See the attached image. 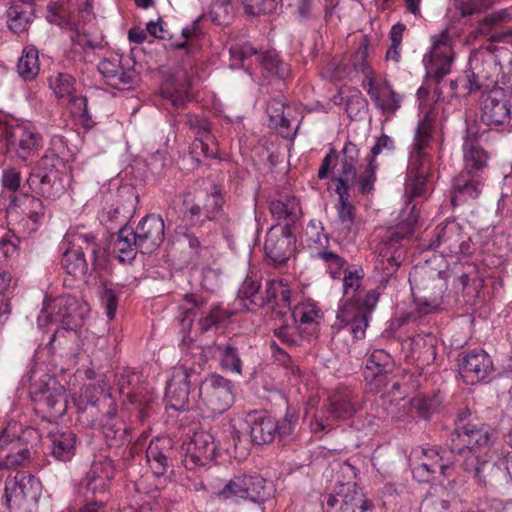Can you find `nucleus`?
Masks as SVG:
<instances>
[{"mask_svg":"<svg viewBox=\"0 0 512 512\" xmlns=\"http://www.w3.org/2000/svg\"><path fill=\"white\" fill-rule=\"evenodd\" d=\"M496 439V432L486 424H464L451 434V452L462 459L464 471L471 474L479 484L486 483L495 464L491 461L489 450Z\"/></svg>","mask_w":512,"mask_h":512,"instance_id":"nucleus-1","label":"nucleus"},{"mask_svg":"<svg viewBox=\"0 0 512 512\" xmlns=\"http://www.w3.org/2000/svg\"><path fill=\"white\" fill-rule=\"evenodd\" d=\"M432 119L426 112L416 127L414 140L409 150V161L405 180V192L410 197H422L427 193L426 179L430 168L427 148L430 145Z\"/></svg>","mask_w":512,"mask_h":512,"instance_id":"nucleus-2","label":"nucleus"},{"mask_svg":"<svg viewBox=\"0 0 512 512\" xmlns=\"http://www.w3.org/2000/svg\"><path fill=\"white\" fill-rule=\"evenodd\" d=\"M418 217L419 214L414 205L410 216L403 223L387 229L382 236L376 249L377 256L374 262L375 269L380 272L382 280H387L400 266L405 254L402 241L413 233Z\"/></svg>","mask_w":512,"mask_h":512,"instance_id":"nucleus-3","label":"nucleus"},{"mask_svg":"<svg viewBox=\"0 0 512 512\" xmlns=\"http://www.w3.org/2000/svg\"><path fill=\"white\" fill-rule=\"evenodd\" d=\"M22 381L29 382L30 398L39 411L48 413L51 417H59L65 413L67 409L65 389L56 378L31 363Z\"/></svg>","mask_w":512,"mask_h":512,"instance_id":"nucleus-4","label":"nucleus"},{"mask_svg":"<svg viewBox=\"0 0 512 512\" xmlns=\"http://www.w3.org/2000/svg\"><path fill=\"white\" fill-rule=\"evenodd\" d=\"M362 279L361 271H345L343 297L340 300L335 323L339 329L347 330L355 339L364 338L368 326L367 313L354 304V300H357L362 293Z\"/></svg>","mask_w":512,"mask_h":512,"instance_id":"nucleus-5","label":"nucleus"},{"mask_svg":"<svg viewBox=\"0 0 512 512\" xmlns=\"http://www.w3.org/2000/svg\"><path fill=\"white\" fill-rule=\"evenodd\" d=\"M86 311L78 299L72 295H61L51 300L44 301V307L37 318L39 328L48 324L60 326L51 336L50 343L54 342L57 336L74 330L82 321Z\"/></svg>","mask_w":512,"mask_h":512,"instance_id":"nucleus-6","label":"nucleus"},{"mask_svg":"<svg viewBox=\"0 0 512 512\" xmlns=\"http://www.w3.org/2000/svg\"><path fill=\"white\" fill-rule=\"evenodd\" d=\"M39 479L26 472H18L5 482V500L10 512H36L41 496Z\"/></svg>","mask_w":512,"mask_h":512,"instance_id":"nucleus-7","label":"nucleus"},{"mask_svg":"<svg viewBox=\"0 0 512 512\" xmlns=\"http://www.w3.org/2000/svg\"><path fill=\"white\" fill-rule=\"evenodd\" d=\"M359 409L356 395L348 388H339L328 398V404L310 422L313 433L331 430L339 420L351 418Z\"/></svg>","mask_w":512,"mask_h":512,"instance_id":"nucleus-8","label":"nucleus"},{"mask_svg":"<svg viewBox=\"0 0 512 512\" xmlns=\"http://www.w3.org/2000/svg\"><path fill=\"white\" fill-rule=\"evenodd\" d=\"M2 186L11 192H16L21 188L22 193L11 199L9 205L10 211L20 209L21 213L32 222L31 231H35L38 225L45 217V208L39 197L28 194L29 190L23 189L21 186L22 177L20 171L15 168L5 169L1 178Z\"/></svg>","mask_w":512,"mask_h":512,"instance_id":"nucleus-9","label":"nucleus"},{"mask_svg":"<svg viewBox=\"0 0 512 512\" xmlns=\"http://www.w3.org/2000/svg\"><path fill=\"white\" fill-rule=\"evenodd\" d=\"M70 183V176L54 167L47 168L46 160L42 159L37 168L29 174L23 189L26 187L32 193L55 201L66 193Z\"/></svg>","mask_w":512,"mask_h":512,"instance_id":"nucleus-10","label":"nucleus"},{"mask_svg":"<svg viewBox=\"0 0 512 512\" xmlns=\"http://www.w3.org/2000/svg\"><path fill=\"white\" fill-rule=\"evenodd\" d=\"M229 54L231 68L245 66V63L250 58L255 57L258 63L257 67L269 76L285 79L289 74L287 64L282 62L274 51L258 53L249 43H243L232 45L229 49Z\"/></svg>","mask_w":512,"mask_h":512,"instance_id":"nucleus-11","label":"nucleus"},{"mask_svg":"<svg viewBox=\"0 0 512 512\" xmlns=\"http://www.w3.org/2000/svg\"><path fill=\"white\" fill-rule=\"evenodd\" d=\"M468 92L472 93L482 88H489L494 84L499 72V61L495 55V46L492 44L471 53L469 57Z\"/></svg>","mask_w":512,"mask_h":512,"instance_id":"nucleus-12","label":"nucleus"},{"mask_svg":"<svg viewBox=\"0 0 512 512\" xmlns=\"http://www.w3.org/2000/svg\"><path fill=\"white\" fill-rule=\"evenodd\" d=\"M430 249L440 248L442 253L450 255H469L472 253L473 244L471 236L455 219H448L437 226L434 239L429 243Z\"/></svg>","mask_w":512,"mask_h":512,"instance_id":"nucleus-13","label":"nucleus"},{"mask_svg":"<svg viewBox=\"0 0 512 512\" xmlns=\"http://www.w3.org/2000/svg\"><path fill=\"white\" fill-rule=\"evenodd\" d=\"M431 46L423 56L426 75L431 78L440 79L450 72L453 62V37L449 29L431 35Z\"/></svg>","mask_w":512,"mask_h":512,"instance_id":"nucleus-14","label":"nucleus"},{"mask_svg":"<svg viewBox=\"0 0 512 512\" xmlns=\"http://www.w3.org/2000/svg\"><path fill=\"white\" fill-rule=\"evenodd\" d=\"M17 423H10L0 433V469H12L27 465L31 453L27 445L21 442Z\"/></svg>","mask_w":512,"mask_h":512,"instance_id":"nucleus-15","label":"nucleus"},{"mask_svg":"<svg viewBox=\"0 0 512 512\" xmlns=\"http://www.w3.org/2000/svg\"><path fill=\"white\" fill-rule=\"evenodd\" d=\"M199 396L213 413L225 412L234 402L232 383L217 374H211L200 382Z\"/></svg>","mask_w":512,"mask_h":512,"instance_id":"nucleus-16","label":"nucleus"},{"mask_svg":"<svg viewBox=\"0 0 512 512\" xmlns=\"http://www.w3.org/2000/svg\"><path fill=\"white\" fill-rule=\"evenodd\" d=\"M217 445L209 431H196L190 441L182 445L183 464L188 470L204 466L215 456Z\"/></svg>","mask_w":512,"mask_h":512,"instance_id":"nucleus-17","label":"nucleus"},{"mask_svg":"<svg viewBox=\"0 0 512 512\" xmlns=\"http://www.w3.org/2000/svg\"><path fill=\"white\" fill-rule=\"evenodd\" d=\"M480 119L487 126H501L510 121L511 106L506 92L494 87L481 96Z\"/></svg>","mask_w":512,"mask_h":512,"instance_id":"nucleus-18","label":"nucleus"},{"mask_svg":"<svg viewBox=\"0 0 512 512\" xmlns=\"http://www.w3.org/2000/svg\"><path fill=\"white\" fill-rule=\"evenodd\" d=\"M4 139L7 146L23 161L35 155L42 147L41 134L29 123L8 127Z\"/></svg>","mask_w":512,"mask_h":512,"instance_id":"nucleus-19","label":"nucleus"},{"mask_svg":"<svg viewBox=\"0 0 512 512\" xmlns=\"http://www.w3.org/2000/svg\"><path fill=\"white\" fill-rule=\"evenodd\" d=\"M198 381V375L185 366L174 367L166 386L165 398L170 408L184 410L188 404L190 386Z\"/></svg>","mask_w":512,"mask_h":512,"instance_id":"nucleus-20","label":"nucleus"},{"mask_svg":"<svg viewBox=\"0 0 512 512\" xmlns=\"http://www.w3.org/2000/svg\"><path fill=\"white\" fill-rule=\"evenodd\" d=\"M133 231L138 239L140 252L142 254H151L156 251L164 241V220L157 214H148L139 221Z\"/></svg>","mask_w":512,"mask_h":512,"instance_id":"nucleus-21","label":"nucleus"},{"mask_svg":"<svg viewBox=\"0 0 512 512\" xmlns=\"http://www.w3.org/2000/svg\"><path fill=\"white\" fill-rule=\"evenodd\" d=\"M114 474L113 460L107 455H97L83 478L82 485L92 494L103 493L108 489Z\"/></svg>","mask_w":512,"mask_h":512,"instance_id":"nucleus-22","label":"nucleus"},{"mask_svg":"<svg viewBox=\"0 0 512 512\" xmlns=\"http://www.w3.org/2000/svg\"><path fill=\"white\" fill-rule=\"evenodd\" d=\"M493 370L490 356L481 349L467 352L459 363L462 379L470 385L485 380Z\"/></svg>","mask_w":512,"mask_h":512,"instance_id":"nucleus-23","label":"nucleus"},{"mask_svg":"<svg viewBox=\"0 0 512 512\" xmlns=\"http://www.w3.org/2000/svg\"><path fill=\"white\" fill-rule=\"evenodd\" d=\"M362 495L356 492L355 484H341L335 494L327 496L324 512H366Z\"/></svg>","mask_w":512,"mask_h":512,"instance_id":"nucleus-24","label":"nucleus"},{"mask_svg":"<svg viewBox=\"0 0 512 512\" xmlns=\"http://www.w3.org/2000/svg\"><path fill=\"white\" fill-rule=\"evenodd\" d=\"M428 271L425 267L414 268L409 275L411 290L414 295L415 311L419 316L430 314L436 311L442 303L443 289L439 287L432 295H417L423 290V280Z\"/></svg>","mask_w":512,"mask_h":512,"instance_id":"nucleus-25","label":"nucleus"},{"mask_svg":"<svg viewBox=\"0 0 512 512\" xmlns=\"http://www.w3.org/2000/svg\"><path fill=\"white\" fill-rule=\"evenodd\" d=\"M292 237L287 227L273 226L266 234L264 252L275 265L284 264L292 250Z\"/></svg>","mask_w":512,"mask_h":512,"instance_id":"nucleus-26","label":"nucleus"},{"mask_svg":"<svg viewBox=\"0 0 512 512\" xmlns=\"http://www.w3.org/2000/svg\"><path fill=\"white\" fill-rule=\"evenodd\" d=\"M100 405L108 407L102 420V433L109 447H118L129 442V432L125 424L115 419L116 404L109 394L105 395Z\"/></svg>","mask_w":512,"mask_h":512,"instance_id":"nucleus-27","label":"nucleus"},{"mask_svg":"<svg viewBox=\"0 0 512 512\" xmlns=\"http://www.w3.org/2000/svg\"><path fill=\"white\" fill-rule=\"evenodd\" d=\"M393 150L394 141L388 135L382 134L376 139L370 154L367 156V164L359 176V191L362 195H367L374 190L376 171L378 168V164L375 161L376 156L384 151L391 152Z\"/></svg>","mask_w":512,"mask_h":512,"instance_id":"nucleus-28","label":"nucleus"},{"mask_svg":"<svg viewBox=\"0 0 512 512\" xmlns=\"http://www.w3.org/2000/svg\"><path fill=\"white\" fill-rule=\"evenodd\" d=\"M97 233L83 225L70 227L66 232L62 246L80 249L89 253L93 263L97 261L101 253V245L98 242Z\"/></svg>","mask_w":512,"mask_h":512,"instance_id":"nucleus-29","label":"nucleus"},{"mask_svg":"<svg viewBox=\"0 0 512 512\" xmlns=\"http://www.w3.org/2000/svg\"><path fill=\"white\" fill-rule=\"evenodd\" d=\"M339 196V201L335 205L337 218L334 222V230L339 236L352 240L357 234L355 222V207L350 202V195L344 188L335 189Z\"/></svg>","mask_w":512,"mask_h":512,"instance_id":"nucleus-30","label":"nucleus"},{"mask_svg":"<svg viewBox=\"0 0 512 512\" xmlns=\"http://www.w3.org/2000/svg\"><path fill=\"white\" fill-rule=\"evenodd\" d=\"M174 454L170 438H156L150 442L146 450V460L154 475L163 476L167 473L168 469L172 467Z\"/></svg>","mask_w":512,"mask_h":512,"instance_id":"nucleus-31","label":"nucleus"},{"mask_svg":"<svg viewBox=\"0 0 512 512\" xmlns=\"http://www.w3.org/2000/svg\"><path fill=\"white\" fill-rule=\"evenodd\" d=\"M512 20V8H505L485 16L475 29L476 36L487 37L492 42L512 43V30L497 32V27L502 23Z\"/></svg>","mask_w":512,"mask_h":512,"instance_id":"nucleus-32","label":"nucleus"},{"mask_svg":"<svg viewBox=\"0 0 512 512\" xmlns=\"http://www.w3.org/2000/svg\"><path fill=\"white\" fill-rule=\"evenodd\" d=\"M484 184L478 175L461 172L453 181L451 204L460 206L476 200L482 192Z\"/></svg>","mask_w":512,"mask_h":512,"instance_id":"nucleus-33","label":"nucleus"},{"mask_svg":"<svg viewBox=\"0 0 512 512\" xmlns=\"http://www.w3.org/2000/svg\"><path fill=\"white\" fill-rule=\"evenodd\" d=\"M246 423L249 427L251 440L254 444L264 445L271 443L277 432V421L263 411H253L247 415Z\"/></svg>","mask_w":512,"mask_h":512,"instance_id":"nucleus-34","label":"nucleus"},{"mask_svg":"<svg viewBox=\"0 0 512 512\" xmlns=\"http://www.w3.org/2000/svg\"><path fill=\"white\" fill-rule=\"evenodd\" d=\"M120 62L117 55L106 58L98 64V70L108 85L120 90L129 89L135 83L136 76L134 71L123 70Z\"/></svg>","mask_w":512,"mask_h":512,"instance_id":"nucleus-35","label":"nucleus"},{"mask_svg":"<svg viewBox=\"0 0 512 512\" xmlns=\"http://www.w3.org/2000/svg\"><path fill=\"white\" fill-rule=\"evenodd\" d=\"M48 449L52 457L60 462L70 461L76 453V435L68 429H53L48 434Z\"/></svg>","mask_w":512,"mask_h":512,"instance_id":"nucleus-36","label":"nucleus"},{"mask_svg":"<svg viewBox=\"0 0 512 512\" xmlns=\"http://www.w3.org/2000/svg\"><path fill=\"white\" fill-rule=\"evenodd\" d=\"M164 23L162 21L147 23V32L156 38L167 39L168 42L164 45L165 49H186L191 45L192 39L200 34V30L196 23L191 26L184 27L181 30V36L179 39H173L169 36V33L165 30Z\"/></svg>","mask_w":512,"mask_h":512,"instance_id":"nucleus-37","label":"nucleus"},{"mask_svg":"<svg viewBox=\"0 0 512 512\" xmlns=\"http://www.w3.org/2000/svg\"><path fill=\"white\" fill-rule=\"evenodd\" d=\"M470 135V130L468 129L463 143V160L465 164L463 173L477 175V172L486 166L488 156L480 146L477 137L475 135L471 137Z\"/></svg>","mask_w":512,"mask_h":512,"instance_id":"nucleus-38","label":"nucleus"},{"mask_svg":"<svg viewBox=\"0 0 512 512\" xmlns=\"http://www.w3.org/2000/svg\"><path fill=\"white\" fill-rule=\"evenodd\" d=\"M367 92L375 101L376 105L385 112H394L400 106L401 97L395 93L387 83L379 87L369 78Z\"/></svg>","mask_w":512,"mask_h":512,"instance_id":"nucleus-39","label":"nucleus"},{"mask_svg":"<svg viewBox=\"0 0 512 512\" xmlns=\"http://www.w3.org/2000/svg\"><path fill=\"white\" fill-rule=\"evenodd\" d=\"M113 249L121 262H131L136 257L140 247L132 228L123 227L119 230Z\"/></svg>","mask_w":512,"mask_h":512,"instance_id":"nucleus-40","label":"nucleus"},{"mask_svg":"<svg viewBox=\"0 0 512 512\" xmlns=\"http://www.w3.org/2000/svg\"><path fill=\"white\" fill-rule=\"evenodd\" d=\"M246 474L234 475L231 479L224 482L213 495L222 501L236 503L240 500L248 499L246 487Z\"/></svg>","mask_w":512,"mask_h":512,"instance_id":"nucleus-41","label":"nucleus"},{"mask_svg":"<svg viewBox=\"0 0 512 512\" xmlns=\"http://www.w3.org/2000/svg\"><path fill=\"white\" fill-rule=\"evenodd\" d=\"M392 367L391 356L383 349L374 350L366 362L365 379L367 381L382 382V375L389 372Z\"/></svg>","mask_w":512,"mask_h":512,"instance_id":"nucleus-42","label":"nucleus"},{"mask_svg":"<svg viewBox=\"0 0 512 512\" xmlns=\"http://www.w3.org/2000/svg\"><path fill=\"white\" fill-rule=\"evenodd\" d=\"M246 487L248 488V500L262 503L271 498L275 492L271 481L259 476L246 474Z\"/></svg>","mask_w":512,"mask_h":512,"instance_id":"nucleus-43","label":"nucleus"},{"mask_svg":"<svg viewBox=\"0 0 512 512\" xmlns=\"http://www.w3.org/2000/svg\"><path fill=\"white\" fill-rule=\"evenodd\" d=\"M216 352L219 356L220 365L224 370L234 374H242V360L239 349L234 342L228 341L216 345Z\"/></svg>","mask_w":512,"mask_h":512,"instance_id":"nucleus-44","label":"nucleus"},{"mask_svg":"<svg viewBox=\"0 0 512 512\" xmlns=\"http://www.w3.org/2000/svg\"><path fill=\"white\" fill-rule=\"evenodd\" d=\"M306 236L307 246L313 258L330 248L329 237L324 233L321 221L316 219L310 220L306 228Z\"/></svg>","mask_w":512,"mask_h":512,"instance_id":"nucleus-45","label":"nucleus"},{"mask_svg":"<svg viewBox=\"0 0 512 512\" xmlns=\"http://www.w3.org/2000/svg\"><path fill=\"white\" fill-rule=\"evenodd\" d=\"M270 211L277 220L295 222L301 214V207L296 197L286 195L272 201Z\"/></svg>","mask_w":512,"mask_h":512,"instance_id":"nucleus-46","label":"nucleus"},{"mask_svg":"<svg viewBox=\"0 0 512 512\" xmlns=\"http://www.w3.org/2000/svg\"><path fill=\"white\" fill-rule=\"evenodd\" d=\"M61 248L64 249L61 264L67 273L75 277L84 276L88 269L84 252L69 246H62Z\"/></svg>","mask_w":512,"mask_h":512,"instance_id":"nucleus-47","label":"nucleus"},{"mask_svg":"<svg viewBox=\"0 0 512 512\" xmlns=\"http://www.w3.org/2000/svg\"><path fill=\"white\" fill-rule=\"evenodd\" d=\"M189 86L190 84L167 80L161 88V95L173 107L179 108L191 99Z\"/></svg>","mask_w":512,"mask_h":512,"instance_id":"nucleus-48","label":"nucleus"},{"mask_svg":"<svg viewBox=\"0 0 512 512\" xmlns=\"http://www.w3.org/2000/svg\"><path fill=\"white\" fill-rule=\"evenodd\" d=\"M441 403L442 398L439 395H434L432 397L419 395L410 399L408 402H404L402 407L406 408V406H408L411 413L424 419H429L431 414L438 409Z\"/></svg>","mask_w":512,"mask_h":512,"instance_id":"nucleus-49","label":"nucleus"},{"mask_svg":"<svg viewBox=\"0 0 512 512\" xmlns=\"http://www.w3.org/2000/svg\"><path fill=\"white\" fill-rule=\"evenodd\" d=\"M68 101V110L76 124L85 129H90L94 125L91 115L88 112L87 99L81 95L73 94Z\"/></svg>","mask_w":512,"mask_h":512,"instance_id":"nucleus-50","label":"nucleus"},{"mask_svg":"<svg viewBox=\"0 0 512 512\" xmlns=\"http://www.w3.org/2000/svg\"><path fill=\"white\" fill-rule=\"evenodd\" d=\"M18 74L24 80H33L39 73L38 51L34 47L23 49L17 63Z\"/></svg>","mask_w":512,"mask_h":512,"instance_id":"nucleus-51","label":"nucleus"},{"mask_svg":"<svg viewBox=\"0 0 512 512\" xmlns=\"http://www.w3.org/2000/svg\"><path fill=\"white\" fill-rule=\"evenodd\" d=\"M412 475L418 482H429L437 479L438 476L443 478L450 475L449 464L432 465L421 460V462L412 467Z\"/></svg>","mask_w":512,"mask_h":512,"instance_id":"nucleus-52","label":"nucleus"},{"mask_svg":"<svg viewBox=\"0 0 512 512\" xmlns=\"http://www.w3.org/2000/svg\"><path fill=\"white\" fill-rule=\"evenodd\" d=\"M23 9L18 5H12L7 10V24L14 33H21L27 29L31 19V7Z\"/></svg>","mask_w":512,"mask_h":512,"instance_id":"nucleus-53","label":"nucleus"},{"mask_svg":"<svg viewBox=\"0 0 512 512\" xmlns=\"http://www.w3.org/2000/svg\"><path fill=\"white\" fill-rule=\"evenodd\" d=\"M314 258L323 262L333 279L340 277L341 271L346 264V261L331 248L322 251V253Z\"/></svg>","mask_w":512,"mask_h":512,"instance_id":"nucleus-54","label":"nucleus"},{"mask_svg":"<svg viewBox=\"0 0 512 512\" xmlns=\"http://www.w3.org/2000/svg\"><path fill=\"white\" fill-rule=\"evenodd\" d=\"M50 83L57 98L67 99L75 94V78L68 73H58Z\"/></svg>","mask_w":512,"mask_h":512,"instance_id":"nucleus-55","label":"nucleus"},{"mask_svg":"<svg viewBox=\"0 0 512 512\" xmlns=\"http://www.w3.org/2000/svg\"><path fill=\"white\" fill-rule=\"evenodd\" d=\"M493 3V0H454V6L462 16L483 12L489 9Z\"/></svg>","mask_w":512,"mask_h":512,"instance_id":"nucleus-56","label":"nucleus"},{"mask_svg":"<svg viewBox=\"0 0 512 512\" xmlns=\"http://www.w3.org/2000/svg\"><path fill=\"white\" fill-rule=\"evenodd\" d=\"M336 182L337 185L335 189L344 188L345 192L349 193L351 187L356 183L359 184V180L357 181L356 177V166L341 161L339 176L336 178Z\"/></svg>","mask_w":512,"mask_h":512,"instance_id":"nucleus-57","label":"nucleus"},{"mask_svg":"<svg viewBox=\"0 0 512 512\" xmlns=\"http://www.w3.org/2000/svg\"><path fill=\"white\" fill-rule=\"evenodd\" d=\"M198 148H201V154L206 158H216L218 155L217 143L212 135L209 138H195L190 147V153L194 158L198 157Z\"/></svg>","mask_w":512,"mask_h":512,"instance_id":"nucleus-58","label":"nucleus"},{"mask_svg":"<svg viewBox=\"0 0 512 512\" xmlns=\"http://www.w3.org/2000/svg\"><path fill=\"white\" fill-rule=\"evenodd\" d=\"M223 202L221 190L215 187L213 191L206 196L203 205L204 217L209 220L215 219L222 209Z\"/></svg>","mask_w":512,"mask_h":512,"instance_id":"nucleus-59","label":"nucleus"},{"mask_svg":"<svg viewBox=\"0 0 512 512\" xmlns=\"http://www.w3.org/2000/svg\"><path fill=\"white\" fill-rule=\"evenodd\" d=\"M100 300L108 319H114L118 308V296L115 290L105 284L100 292Z\"/></svg>","mask_w":512,"mask_h":512,"instance_id":"nucleus-60","label":"nucleus"},{"mask_svg":"<svg viewBox=\"0 0 512 512\" xmlns=\"http://www.w3.org/2000/svg\"><path fill=\"white\" fill-rule=\"evenodd\" d=\"M292 315L295 322L309 324L319 317V310L312 303H301L294 308Z\"/></svg>","mask_w":512,"mask_h":512,"instance_id":"nucleus-61","label":"nucleus"},{"mask_svg":"<svg viewBox=\"0 0 512 512\" xmlns=\"http://www.w3.org/2000/svg\"><path fill=\"white\" fill-rule=\"evenodd\" d=\"M450 450L447 449H434L427 448L422 449V461L432 464V465H441V464H449V469L451 468V459L450 454H452Z\"/></svg>","mask_w":512,"mask_h":512,"instance_id":"nucleus-62","label":"nucleus"},{"mask_svg":"<svg viewBox=\"0 0 512 512\" xmlns=\"http://www.w3.org/2000/svg\"><path fill=\"white\" fill-rule=\"evenodd\" d=\"M245 13L257 16L267 14L275 9V0H242Z\"/></svg>","mask_w":512,"mask_h":512,"instance_id":"nucleus-63","label":"nucleus"},{"mask_svg":"<svg viewBox=\"0 0 512 512\" xmlns=\"http://www.w3.org/2000/svg\"><path fill=\"white\" fill-rule=\"evenodd\" d=\"M267 114L273 125L288 126L289 121L284 117V103L281 100L274 99L267 105Z\"/></svg>","mask_w":512,"mask_h":512,"instance_id":"nucleus-64","label":"nucleus"}]
</instances>
